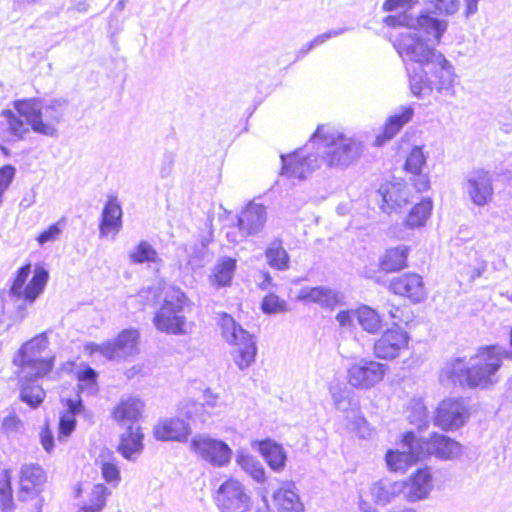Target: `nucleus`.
I'll list each match as a JSON object with an SVG mask.
<instances>
[{"label": "nucleus", "mask_w": 512, "mask_h": 512, "mask_svg": "<svg viewBox=\"0 0 512 512\" xmlns=\"http://www.w3.org/2000/svg\"><path fill=\"white\" fill-rule=\"evenodd\" d=\"M386 23L404 27L394 35L393 45L403 60L419 64L413 70L407 69L413 95L423 98L435 89L443 97H455L453 66L434 48L446 30V22L428 13L417 17L404 13L387 17Z\"/></svg>", "instance_id": "1"}, {"label": "nucleus", "mask_w": 512, "mask_h": 512, "mask_svg": "<svg viewBox=\"0 0 512 512\" xmlns=\"http://www.w3.org/2000/svg\"><path fill=\"white\" fill-rule=\"evenodd\" d=\"M13 110L0 113V138L7 143L25 140L30 131L57 138L58 126L64 120L68 101L63 98L45 100L39 97L13 101Z\"/></svg>", "instance_id": "2"}, {"label": "nucleus", "mask_w": 512, "mask_h": 512, "mask_svg": "<svg viewBox=\"0 0 512 512\" xmlns=\"http://www.w3.org/2000/svg\"><path fill=\"white\" fill-rule=\"evenodd\" d=\"M503 359L512 361V351L500 345L482 346L469 359L457 357L447 361L439 378L442 383L464 389H486L499 381Z\"/></svg>", "instance_id": "3"}, {"label": "nucleus", "mask_w": 512, "mask_h": 512, "mask_svg": "<svg viewBox=\"0 0 512 512\" xmlns=\"http://www.w3.org/2000/svg\"><path fill=\"white\" fill-rule=\"evenodd\" d=\"M310 141L317 144L322 161L329 167H348L363 151L361 141L326 126H318Z\"/></svg>", "instance_id": "4"}, {"label": "nucleus", "mask_w": 512, "mask_h": 512, "mask_svg": "<svg viewBox=\"0 0 512 512\" xmlns=\"http://www.w3.org/2000/svg\"><path fill=\"white\" fill-rule=\"evenodd\" d=\"M48 345L47 332H43L21 346L13 359V363L19 368V379L44 377L52 370L54 358L44 355Z\"/></svg>", "instance_id": "5"}, {"label": "nucleus", "mask_w": 512, "mask_h": 512, "mask_svg": "<svg viewBox=\"0 0 512 512\" xmlns=\"http://www.w3.org/2000/svg\"><path fill=\"white\" fill-rule=\"evenodd\" d=\"M223 338L235 346L234 362L240 370L250 367L256 359L257 344L254 335L243 329L228 314H223L219 322Z\"/></svg>", "instance_id": "6"}, {"label": "nucleus", "mask_w": 512, "mask_h": 512, "mask_svg": "<svg viewBox=\"0 0 512 512\" xmlns=\"http://www.w3.org/2000/svg\"><path fill=\"white\" fill-rule=\"evenodd\" d=\"M31 272L30 264L20 267L13 283L10 287L9 293L17 300H22L23 303L17 307V313L21 319L26 316V309L28 305H32L36 299L43 293L44 288L49 279L48 271L42 267H37L28 284L24 287Z\"/></svg>", "instance_id": "7"}, {"label": "nucleus", "mask_w": 512, "mask_h": 512, "mask_svg": "<svg viewBox=\"0 0 512 512\" xmlns=\"http://www.w3.org/2000/svg\"><path fill=\"white\" fill-rule=\"evenodd\" d=\"M186 302L185 294L177 288L168 290L163 305L154 317L158 330L169 334H184L185 317L183 307Z\"/></svg>", "instance_id": "8"}, {"label": "nucleus", "mask_w": 512, "mask_h": 512, "mask_svg": "<svg viewBox=\"0 0 512 512\" xmlns=\"http://www.w3.org/2000/svg\"><path fill=\"white\" fill-rule=\"evenodd\" d=\"M139 333L136 329H125L113 339L101 344L88 342L84 351L89 355L96 353L110 361L124 360L137 352Z\"/></svg>", "instance_id": "9"}, {"label": "nucleus", "mask_w": 512, "mask_h": 512, "mask_svg": "<svg viewBox=\"0 0 512 512\" xmlns=\"http://www.w3.org/2000/svg\"><path fill=\"white\" fill-rule=\"evenodd\" d=\"M190 450L214 467L226 466L232 457L228 444L206 434H196L190 441Z\"/></svg>", "instance_id": "10"}, {"label": "nucleus", "mask_w": 512, "mask_h": 512, "mask_svg": "<svg viewBox=\"0 0 512 512\" xmlns=\"http://www.w3.org/2000/svg\"><path fill=\"white\" fill-rule=\"evenodd\" d=\"M402 451L389 450L385 460L388 468L394 472H405V470L418 460L425 458L423 445L413 432H407L403 436Z\"/></svg>", "instance_id": "11"}, {"label": "nucleus", "mask_w": 512, "mask_h": 512, "mask_svg": "<svg viewBox=\"0 0 512 512\" xmlns=\"http://www.w3.org/2000/svg\"><path fill=\"white\" fill-rule=\"evenodd\" d=\"M387 368L385 364L361 359L349 368L348 381L355 388L368 389L383 379Z\"/></svg>", "instance_id": "12"}, {"label": "nucleus", "mask_w": 512, "mask_h": 512, "mask_svg": "<svg viewBox=\"0 0 512 512\" xmlns=\"http://www.w3.org/2000/svg\"><path fill=\"white\" fill-rule=\"evenodd\" d=\"M215 502L221 512H246L249 497L240 482L230 479L218 488Z\"/></svg>", "instance_id": "13"}, {"label": "nucleus", "mask_w": 512, "mask_h": 512, "mask_svg": "<svg viewBox=\"0 0 512 512\" xmlns=\"http://www.w3.org/2000/svg\"><path fill=\"white\" fill-rule=\"evenodd\" d=\"M469 418V412L461 399H445L437 407L434 424L443 430L458 429Z\"/></svg>", "instance_id": "14"}, {"label": "nucleus", "mask_w": 512, "mask_h": 512, "mask_svg": "<svg viewBox=\"0 0 512 512\" xmlns=\"http://www.w3.org/2000/svg\"><path fill=\"white\" fill-rule=\"evenodd\" d=\"M267 221L266 207L261 203L250 201L237 216V228L242 238L255 236L265 227Z\"/></svg>", "instance_id": "15"}, {"label": "nucleus", "mask_w": 512, "mask_h": 512, "mask_svg": "<svg viewBox=\"0 0 512 512\" xmlns=\"http://www.w3.org/2000/svg\"><path fill=\"white\" fill-rule=\"evenodd\" d=\"M282 175L302 180L319 167L318 157L314 154L303 155L302 150L290 155H281Z\"/></svg>", "instance_id": "16"}, {"label": "nucleus", "mask_w": 512, "mask_h": 512, "mask_svg": "<svg viewBox=\"0 0 512 512\" xmlns=\"http://www.w3.org/2000/svg\"><path fill=\"white\" fill-rule=\"evenodd\" d=\"M409 336L400 328H391L385 331L374 344L376 357L392 360L398 357L402 350L408 346Z\"/></svg>", "instance_id": "17"}, {"label": "nucleus", "mask_w": 512, "mask_h": 512, "mask_svg": "<svg viewBox=\"0 0 512 512\" xmlns=\"http://www.w3.org/2000/svg\"><path fill=\"white\" fill-rule=\"evenodd\" d=\"M427 154L422 146H414L407 155L404 169L410 174V181L418 192L427 191L430 188V178L426 169Z\"/></svg>", "instance_id": "18"}, {"label": "nucleus", "mask_w": 512, "mask_h": 512, "mask_svg": "<svg viewBox=\"0 0 512 512\" xmlns=\"http://www.w3.org/2000/svg\"><path fill=\"white\" fill-rule=\"evenodd\" d=\"M465 188L475 205L484 206L493 195L492 177L484 170L473 171L467 177Z\"/></svg>", "instance_id": "19"}, {"label": "nucleus", "mask_w": 512, "mask_h": 512, "mask_svg": "<svg viewBox=\"0 0 512 512\" xmlns=\"http://www.w3.org/2000/svg\"><path fill=\"white\" fill-rule=\"evenodd\" d=\"M389 288L394 294L407 297L415 303L423 301L426 296L422 277L415 273H406L394 278Z\"/></svg>", "instance_id": "20"}, {"label": "nucleus", "mask_w": 512, "mask_h": 512, "mask_svg": "<svg viewBox=\"0 0 512 512\" xmlns=\"http://www.w3.org/2000/svg\"><path fill=\"white\" fill-rule=\"evenodd\" d=\"M421 445L427 455L433 454L442 460H450L457 457L461 453V446L458 442L450 437L438 433L431 435L427 441L420 439Z\"/></svg>", "instance_id": "21"}, {"label": "nucleus", "mask_w": 512, "mask_h": 512, "mask_svg": "<svg viewBox=\"0 0 512 512\" xmlns=\"http://www.w3.org/2000/svg\"><path fill=\"white\" fill-rule=\"evenodd\" d=\"M190 433V424L178 417L161 420L154 428L156 439L162 441L185 442Z\"/></svg>", "instance_id": "22"}, {"label": "nucleus", "mask_w": 512, "mask_h": 512, "mask_svg": "<svg viewBox=\"0 0 512 512\" xmlns=\"http://www.w3.org/2000/svg\"><path fill=\"white\" fill-rule=\"evenodd\" d=\"M273 503L278 512H304V505L292 481L282 483L273 493Z\"/></svg>", "instance_id": "23"}, {"label": "nucleus", "mask_w": 512, "mask_h": 512, "mask_svg": "<svg viewBox=\"0 0 512 512\" xmlns=\"http://www.w3.org/2000/svg\"><path fill=\"white\" fill-rule=\"evenodd\" d=\"M122 214V208L117 197L109 195L101 214L100 237H106L110 232H114V235H116L121 230Z\"/></svg>", "instance_id": "24"}, {"label": "nucleus", "mask_w": 512, "mask_h": 512, "mask_svg": "<svg viewBox=\"0 0 512 512\" xmlns=\"http://www.w3.org/2000/svg\"><path fill=\"white\" fill-rule=\"evenodd\" d=\"M383 205L382 210L386 213H391L397 209L405 206L409 201V190L402 183H386L381 185L378 190Z\"/></svg>", "instance_id": "25"}, {"label": "nucleus", "mask_w": 512, "mask_h": 512, "mask_svg": "<svg viewBox=\"0 0 512 512\" xmlns=\"http://www.w3.org/2000/svg\"><path fill=\"white\" fill-rule=\"evenodd\" d=\"M405 495L411 502L425 499L432 490V474L429 468L418 469L405 484Z\"/></svg>", "instance_id": "26"}, {"label": "nucleus", "mask_w": 512, "mask_h": 512, "mask_svg": "<svg viewBox=\"0 0 512 512\" xmlns=\"http://www.w3.org/2000/svg\"><path fill=\"white\" fill-rule=\"evenodd\" d=\"M404 491V482L392 481L390 479H381L373 483L370 488L373 501L381 506L389 504Z\"/></svg>", "instance_id": "27"}, {"label": "nucleus", "mask_w": 512, "mask_h": 512, "mask_svg": "<svg viewBox=\"0 0 512 512\" xmlns=\"http://www.w3.org/2000/svg\"><path fill=\"white\" fill-rule=\"evenodd\" d=\"M413 115L412 107H401L398 112L387 119L383 132L375 139V145L382 146L386 141L391 140L412 119Z\"/></svg>", "instance_id": "28"}, {"label": "nucleus", "mask_w": 512, "mask_h": 512, "mask_svg": "<svg viewBox=\"0 0 512 512\" xmlns=\"http://www.w3.org/2000/svg\"><path fill=\"white\" fill-rule=\"evenodd\" d=\"M298 300L317 303L325 308H333L339 303V294L327 287H303L299 291Z\"/></svg>", "instance_id": "29"}, {"label": "nucleus", "mask_w": 512, "mask_h": 512, "mask_svg": "<svg viewBox=\"0 0 512 512\" xmlns=\"http://www.w3.org/2000/svg\"><path fill=\"white\" fill-rule=\"evenodd\" d=\"M143 433L139 426L129 425L122 433L118 451L125 459L133 460L134 455H139L143 449Z\"/></svg>", "instance_id": "30"}, {"label": "nucleus", "mask_w": 512, "mask_h": 512, "mask_svg": "<svg viewBox=\"0 0 512 512\" xmlns=\"http://www.w3.org/2000/svg\"><path fill=\"white\" fill-rule=\"evenodd\" d=\"M260 452L273 471L280 472L284 469L287 454L282 445L271 440H265L260 443Z\"/></svg>", "instance_id": "31"}, {"label": "nucleus", "mask_w": 512, "mask_h": 512, "mask_svg": "<svg viewBox=\"0 0 512 512\" xmlns=\"http://www.w3.org/2000/svg\"><path fill=\"white\" fill-rule=\"evenodd\" d=\"M408 247L399 245L388 249L380 259V267L387 273L399 271L407 266Z\"/></svg>", "instance_id": "32"}, {"label": "nucleus", "mask_w": 512, "mask_h": 512, "mask_svg": "<svg viewBox=\"0 0 512 512\" xmlns=\"http://www.w3.org/2000/svg\"><path fill=\"white\" fill-rule=\"evenodd\" d=\"M265 257L269 266L279 271H286L290 266V257L283 247L282 240L274 239L265 250Z\"/></svg>", "instance_id": "33"}, {"label": "nucleus", "mask_w": 512, "mask_h": 512, "mask_svg": "<svg viewBox=\"0 0 512 512\" xmlns=\"http://www.w3.org/2000/svg\"><path fill=\"white\" fill-rule=\"evenodd\" d=\"M142 402L137 398H123L114 408V418L119 422L136 421L141 413Z\"/></svg>", "instance_id": "34"}, {"label": "nucleus", "mask_w": 512, "mask_h": 512, "mask_svg": "<svg viewBox=\"0 0 512 512\" xmlns=\"http://www.w3.org/2000/svg\"><path fill=\"white\" fill-rule=\"evenodd\" d=\"M236 463L244 472H246L256 482H265L266 476L264 467L261 464V462L257 460L254 456L243 451L238 452L236 456Z\"/></svg>", "instance_id": "35"}, {"label": "nucleus", "mask_w": 512, "mask_h": 512, "mask_svg": "<svg viewBox=\"0 0 512 512\" xmlns=\"http://www.w3.org/2000/svg\"><path fill=\"white\" fill-rule=\"evenodd\" d=\"M46 480L44 470L39 465H25L21 469L20 484L22 491L30 492L41 486Z\"/></svg>", "instance_id": "36"}, {"label": "nucleus", "mask_w": 512, "mask_h": 512, "mask_svg": "<svg viewBox=\"0 0 512 512\" xmlns=\"http://www.w3.org/2000/svg\"><path fill=\"white\" fill-rule=\"evenodd\" d=\"M38 378L39 377H33L32 379H19L22 383L20 399L33 408L38 407L45 397L43 388L34 383Z\"/></svg>", "instance_id": "37"}, {"label": "nucleus", "mask_w": 512, "mask_h": 512, "mask_svg": "<svg viewBox=\"0 0 512 512\" xmlns=\"http://www.w3.org/2000/svg\"><path fill=\"white\" fill-rule=\"evenodd\" d=\"M128 257L133 264L157 263L160 261L156 249L146 240H141L134 249L130 250Z\"/></svg>", "instance_id": "38"}, {"label": "nucleus", "mask_w": 512, "mask_h": 512, "mask_svg": "<svg viewBox=\"0 0 512 512\" xmlns=\"http://www.w3.org/2000/svg\"><path fill=\"white\" fill-rule=\"evenodd\" d=\"M409 422L415 425L419 430L428 427L429 414L426 405L421 398H414L410 401L408 406Z\"/></svg>", "instance_id": "39"}, {"label": "nucleus", "mask_w": 512, "mask_h": 512, "mask_svg": "<svg viewBox=\"0 0 512 512\" xmlns=\"http://www.w3.org/2000/svg\"><path fill=\"white\" fill-rule=\"evenodd\" d=\"M432 211V201L430 198L423 199L416 204L409 212L406 225L409 228H418L425 224Z\"/></svg>", "instance_id": "40"}, {"label": "nucleus", "mask_w": 512, "mask_h": 512, "mask_svg": "<svg viewBox=\"0 0 512 512\" xmlns=\"http://www.w3.org/2000/svg\"><path fill=\"white\" fill-rule=\"evenodd\" d=\"M356 318L361 327L369 332L376 333L381 328V317L369 306H362L355 311Z\"/></svg>", "instance_id": "41"}, {"label": "nucleus", "mask_w": 512, "mask_h": 512, "mask_svg": "<svg viewBox=\"0 0 512 512\" xmlns=\"http://www.w3.org/2000/svg\"><path fill=\"white\" fill-rule=\"evenodd\" d=\"M179 413L194 423H205L208 419L205 413V404L194 400L184 401L179 407Z\"/></svg>", "instance_id": "42"}, {"label": "nucleus", "mask_w": 512, "mask_h": 512, "mask_svg": "<svg viewBox=\"0 0 512 512\" xmlns=\"http://www.w3.org/2000/svg\"><path fill=\"white\" fill-rule=\"evenodd\" d=\"M78 379V387L82 392L87 394H95L98 390L97 386V372L90 366H85L82 369L76 371Z\"/></svg>", "instance_id": "43"}, {"label": "nucleus", "mask_w": 512, "mask_h": 512, "mask_svg": "<svg viewBox=\"0 0 512 512\" xmlns=\"http://www.w3.org/2000/svg\"><path fill=\"white\" fill-rule=\"evenodd\" d=\"M236 267L232 258H224L214 269V281L218 286H226L231 280Z\"/></svg>", "instance_id": "44"}, {"label": "nucleus", "mask_w": 512, "mask_h": 512, "mask_svg": "<svg viewBox=\"0 0 512 512\" xmlns=\"http://www.w3.org/2000/svg\"><path fill=\"white\" fill-rule=\"evenodd\" d=\"M261 309L265 314H276L288 311L287 302L275 293L267 294L261 303Z\"/></svg>", "instance_id": "45"}, {"label": "nucleus", "mask_w": 512, "mask_h": 512, "mask_svg": "<svg viewBox=\"0 0 512 512\" xmlns=\"http://www.w3.org/2000/svg\"><path fill=\"white\" fill-rule=\"evenodd\" d=\"M350 28L348 27H343V28H339V29H334V30H330L326 33H323L321 35H318L317 37H315L312 41H310L309 43H307L306 45H304L298 52V56H304L306 55L311 49H313L314 47L318 46V45H321L323 43H325L328 39L332 38V37H337L339 35H342L343 33L349 31Z\"/></svg>", "instance_id": "46"}, {"label": "nucleus", "mask_w": 512, "mask_h": 512, "mask_svg": "<svg viewBox=\"0 0 512 512\" xmlns=\"http://www.w3.org/2000/svg\"><path fill=\"white\" fill-rule=\"evenodd\" d=\"M432 12L439 15H453L460 7V0H427Z\"/></svg>", "instance_id": "47"}, {"label": "nucleus", "mask_w": 512, "mask_h": 512, "mask_svg": "<svg viewBox=\"0 0 512 512\" xmlns=\"http://www.w3.org/2000/svg\"><path fill=\"white\" fill-rule=\"evenodd\" d=\"M110 494L111 491L104 484H96L91 491L87 505L93 506L96 511H102L106 505V498Z\"/></svg>", "instance_id": "48"}, {"label": "nucleus", "mask_w": 512, "mask_h": 512, "mask_svg": "<svg viewBox=\"0 0 512 512\" xmlns=\"http://www.w3.org/2000/svg\"><path fill=\"white\" fill-rule=\"evenodd\" d=\"M65 225V218H61L56 223L50 225L46 230L39 234L37 241L40 245L47 242H53L59 238Z\"/></svg>", "instance_id": "49"}, {"label": "nucleus", "mask_w": 512, "mask_h": 512, "mask_svg": "<svg viewBox=\"0 0 512 512\" xmlns=\"http://www.w3.org/2000/svg\"><path fill=\"white\" fill-rule=\"evenodd\" d=\"M76 420L72 414H63L59 420L58 441L65 442L75 430Z\"/></svg>", "instance_id": "50"}, {"label": "nucleus", "mask_w": 512, "mask_h": 512, "mask_svg": "<svg viewBox=\"0 0 512 512\" xmlns=\"http://www.w3.org/2000/svg\"><path fill=\"white\" fill-rule=\"evenodd\" d=\"M16 169L12 165H6L0 169V202L5 191L9 188L15 177Z\"/></svg>", "instance_id": "51"}, {"label": "nucleus", "mask_w": 512, "mask_h": 512, "mask_svg": "<svg viewBox=\"0 0 512 512\" xmlns=\"http://www.w3.org/2000/svg\"><path fill=\"white\" fill-rule=\"evenodd\" d=\"M101 472L103 478L108 483H114V485H117L120 481V471L118 467L111 462H104L101 466Z\"/></svg>", "instance_id": "52"}, {"label": "nucleus", "mask_w": 512, "mask_h": 512, "mask_svg": "<svg viewBox=\"0 0 512 512\" xmlns=\"http://www.w3.org/2000/svg\"><path fill=\"white\" fill-rule=\"evenodd\" d=\"M22 427V422L15 413H10L2 421V430L6 434L17 433Z\"/></svg>", "instance_id": "53"}, {"label": "nucleus", "mask_w": 512, "mask_h": 512, "mask_svg": "<svg viewBox=\"0 0 512 512\" xmlns=\"http://www.w3.org/2000/svg\"><path fill=\"white\" fill-rule=\"evenodd\" d=\"M206 246L207 244L204 240L201 241L200 245H195L193 247V253L189 256L188 264L193 267H201L206 254Z\"/></svg>", "instance_id": "54"}, {"label": "nucleus", "mask_w": 512, "mask_h": 512, "mask_svg": "<svg viewBox=\"0 0 512 512\" xmlns=\"http://www.w3.org/2000/svg\"><path fill=\"white\" fill-rule=\"evenodd\" d=\"M0 505L4 512H12L13 510V497L9 483L0 487Z\"/></svg>", "instance_id": "55"}, {"label": "nucleus", "mask_w": 512, "mask_h": 512, "mask_svg": "<svg viewBox=\"0 0 512 512\" xmlns=\"http://www.w3.org/2000/svg\"><path fill=\"white\" fill-rule=\"evenodd\" d=\"M175 162V156L172 152H166L163 155L160 167V176L167 178L171 175Z\"/></svg>", "instance_id": "56"}, {"label": "nucleus", "mask_w": 512, "mask_h": 512, "mask_svg": "<svg viewBox=\"0 0 512 512\" xmlns=\"http://www.w3.org/2000/svg\"><path fill=\"white\" fill-rule=\"evenodd\" d=\"M355 317V311L342 310L336 315V320L341 327H351Z\"/></svg>", "instance_id": "57"}, {"label": "nucleus", "mask_w": 512, "mask_h": 512, "mask_svg": "<svg viewBox=\"0 0 512 512\" xmlns=\"http://www.w3.org/2000/svg\"><path fill=\"white\" fill-rule=\"evenodd\" d=\"M385 309H386L393 325L398 326V323L402 321V316H403L402 309L398 306L391 304V303H386Z\"/></svg>", "instance_id": "58"}, {"label": "nucleus", "mask_w": 512, "mask_h": 512, "mask_svg": "<svg viewBox=\"0 0 512 512\" xmlns=\"http://www.w3.org/2000/svg\"><path fill=\"white\" fill-rule=\"evenodd\" d=\"M40 440L43 448L50 453L54 447V437L48 427L41 431Z\"/></svg>", "instance_id": "59"}, {"label": "nucleus", "mask_w": 512, "mask_h": 512, "mask_svg": "<svg viewBox=\"0 0 512 512\" xmlns=\"http://www.w3.org/2000/svg\"><path fill=\"white\" fill-rule=\"evenodd\" d=\"M205 413L208 418L214 413V409L217 407V397L213 396L209 390L204 393Z\"/></svg>", "instance_id": "60"}, {"label": "nucleus", "mask_w": 512, "mask_h": 512, "mask_svg": "<svg viewBox=\"0 0 512 512\" xmlns=\"http://www.w3.org/2000/svg\"><path fill=\"white\" fill-rule=\"evenodd\" d=\"M412 2L413 0H386L384 3V9L387 11H392L398 8L409 6Z\"/></svg>", "instance_id": "61"}, {"label": "nucleus", "mask_w": 512, "mask_h": 512, "mask_svg": "<svg viewBox=\"0 0 512 512\" xmlns=\"http://www.w3.org/2000/svg\"><path fill=\"white\" fill-rule=\"evenodd\" d=\"M67 412L65 414H72L75 418V415L79 414L83 410V404L80 399L73 400L69 399L67 400Z\"/></svg>", "instance_id": "62"}, {"label": "nucleus", "mask_w": 512, "mask_h": 512, "mask_svg": "<svg viewBox=\"0 0 512 512\" xmlns=\"http://www.w3.org/2000/svg\"><path fill=\"white\" fill-rule=\"evenodd\" d=\"M478 2L479 0H464L465 9L464 15L466 18H470L478 11Z\"/></svg>", "instance_id": "63"}, {"label": "nucleus", "mask_w": 512, "mask_h": 512, "mask_svg": "<svg viewBox=\"0 0 512 512\" xmlns=\"http://www.w3.org/2000/svg\"><path fill=\"white\" fill-rule=\"evenodd\" d=\"M262 280L259 282V288L261 290H269L272 286H274L272 277L268 272H263L261 274Z\"/></svg>", "instance_id": "64"}]
</instances>
